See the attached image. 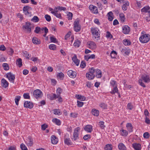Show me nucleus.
<instances>
[{
    "label": "nucleus",
    "instance_id": "obj_21",
    "mask_svg": "<svg viewBox=\"0 0 150 150\" xmlns=\"http://www.w3.org/2000/svg\"><path fill=\"white\" fill-rule=\"evenodd\" d=\"M107 16L108 17V20L110 21H112L113 20V13L111 11H110L108 12L107 14Z\"/></svg>",
    "mask_w": 150,
    "mask_h": 150
},
{
    "label": "nucleus",
    "instance_id": "obj_42",
    "mask_svg": "<svg viewBox=\"0 0 150 150\" xmlns=\"http://www.w3.org/2000/svg\"><path fill=\"white\" fill-rule=\"evenodd\" d=\"M129 5V3L128 1H127L125 4H123V6H122V8L125 9H127V7Z\"/></svg>",
    "mask_w": 150,
    "mask_h": 150
},
{
    "label": "nucleus",
    "instance_id": "obj_20",
    "mask_svg": "<svg viewBox=\"0 0 150 150\" xmlns=\"http://www.w3.org/2000/svg\"><path fill=\"white\" fill-rule=\"evenodd\" d=\"M133 148L135 150H140L141 149V145L139 144L134 143L132 144Z\"/></svg>",
    "mask_w": 150,
    "mask_h": 150
},
{
    "label": "nucleus",
    "instance_id": "obj_14",
    "mask_svg": "<svg viewBox=\"0 0 150 150\" xmlns=\"http://www.w3.org/2000/svg\"><path fill=\"white\" fill-rule=\"evenodd\" d=\"M50 11H51V13L54 14L55 16L59 18H61V14L60 13H58V11L57 10H50Z\"/></svg>",
    "mask_w": 150,
    "mask_h": 150
},
{
    "label": "nucleus",
    "instance_id": "obj_4",
    "mask_svg": "<svg viewBox=\"0 0 150 150\" xmlns=\"http://www.w3.org/2000/svg\"><path fill=\"white\" fill-rule=\"evenodd\" d=\"M74 28L76 32H77L80 31L81 28V26L79 24V20L76 19L74 22Z\"/></svg>",
    "mask_w": 150,
    "mask_h": 150
},
{
    "label": "nucleus",
    "instance_id": "obj_60",
    "mask_svg": "<svg viewBox=\"0 0 150 150\" xmlns=\"http://www.w3.org/2000/svg\"><path fill=\"white\" fill-rule=\"evenodd\" d=\"M91 138V136L89 134H86L84 136L83 139L85 140H86Z\"/></svg>",
    "mask_w": 150,
    "mask_h": 150
},
{
    "label": "nucleus",
    "instance_id": "obj_15",
    "mask_svg": "<svg viewBox=\"0 0 150 150\" xmlns=\"http://www.w3.org/2000/svg\"><path fill=\"white\" fill-rule=\"evenodd\" d=\"M145 83L149 82L150 81L149 77L148 75H142V79Z\"/></svg>",
    "mask_w": 150,
    "mask_h": 150
},
{
    "label": "nucleus",
    "instance_id": "obj_8",
    "mask_svg": "<svg viewBox=\"0 0 150 150\" xmlns=\"http://www.w3.org/2000/svg\"><path fill=\"white\" fill-rule=\"evenodd\" d=\"M24 106L26 108H32L33 107V103L30 101H25L24 104Z\"/></svg>",
    "mask_w": 150,
    "mask_h": 150
},
{
    "label": "nucleus",
    "instance_id": "obj_30",
    "mask_svg": "<svg viewBox=\"0 0 150 150\" xmlns=\"http://www.w3.org/2000/svg\"><path fill=\"white\" fill-rule=\"evenodd\" d=\"M118 90L117 86L114 87L113 88L112 90V91L110 92L111 94H114L115 93H118Z\"/></svg>",
    "mask_w": 150,
    "mask_h": 150
},
{
    "label": "nucleus",
    "instance_id": "obj_10",
    "mask_svg": "<svg viewBox=\"0 0 150 150\" xmlns=\"http://www.w3.org/2000/svg\"><path fill=\"white\" fill-rule=\"evenodd\" d=\"M130 28L127 25H125L122 27V32L124 34H128L129 33Z\"/></svg>",
    "mask_w": 150,
    "mask_h": 150
},
{
    "label": "nucleus",
    "instance_id": "obj_50",
    "mask_svg": "<svg viewBox=\"0 0 150 150\" xmlns=\"http://www.w3.org/2000/svg\"><path fill=\"white\" fill-rule=\"evenodd\" d=\"M127 108L128 109L130 110H131L133 109V106L132 105L131 103H129L127 104Z\"/></svg>",
    "mask_w": 150,
    "mask_h": 150
},
{
    "label": "nucleus",
    "instance_id": "obj_38",
    "mask_svg": "<svg viewBox=\"0 0 150 150\" xmlns=\"http://www.w3.org/2000/svg\"><path fill=\"white\" fill-rule=\"evenodd\" d=\"M21 97L19 96H17L16 97L15 99V101L16 105H18V102L21 99Z\"/></svg>",
    "mask_w": 150,
    "mask_h": 150
},
{
    "label": "nucleus",
    "instance_id": "obj_47",
    "mask_svg": "<svg viewBox=\"0 0 150 150\" xmlns=\"http://www.w3.org/2000/svg\"><path fill=\"white\" fill-rule=\"evenodd\" d=\"M54 110V114L55 115H60L62 114L59 109H55Z\"/></svg>",
    "mask_w": 150,
    "mask_h": 150
},
{
    "label": "nucleus",
    "instance_id": "obj_53",
    "mask_svg": "<svg viewBox=\"0 0 150 150\" xmlns=\"http://www.w3.org/2000/svg\"><path fill=\"white\" fill-rule=\"evenodd\" d=\"M142 80L141 79H140L139 80V83L141 86L143 87L144 88H145L146 87V86L142 82Z\"/></svg>",
    "mask_w": 150,
    "mask_h": 150
},
{
    "label": "nucleus",
    "instance_id": "obj_58",
    "mask_svg": "<svg viewBox=\"0 0 150 150\" xmlns=\"http://www.w3.org/2000/svg\"><path fill=\"white\" fill-rule=\"evenodd\" d=\"M78 115V113H70V116L71 117H72L74 118H76L77 117Z\"/></svg>",
    "mask_w": 150,
    "mask_h": 150
},
{
    "label": "nucleus",
    "instance_id": "obj_23",
    "mask_svg": "<svg viewBox=\"0 0 150 150\" xmlns=\"http://www.w3.org/2000/svg\"><path fill=\"white\" fill-rule=\"evenodd\" d=\"M32 41L33 43L34 44L38 45L40 43V40L35 37L33 38Z\"/></svg>",
    "mask_w": 150,
    "mask_h": 150
},
{
    "label": "nucleus",
    "instance_id": "obj_19",
    "mask_svg": "<svg viewBox=\"0 0 150 150\" xmlns=\"http://www.w3.org/2000/svg\"><path fill=\"white\" fill-rule=\"evenodd\" d=\"M95 75L88 72L86 74V77L89 80L93 79L95 77Z\"/></svg>",
    "mask_w": 150,
    "mask_h": 150
},
{
    "label": "nucleus",
    "instance_id": "obj_5",
    "mask_svg": "<svg viewBox=\"0 0 150 150\" xmlns=\"http://www.w3.org/2000/svg\"><path fill=\"white\" fill-rule=\"evenodd\" d=\"M119 49L124 55H128L130 52V50L129 48L123 46L120 47Z\"/></svg>",
    "mask_w": 150,
    "mask_h": 150
},
{
    "label": "nucleus",
    "instance_id": "obj_51",
    "mask_svg": "<svg viewBox=\"0 0 150 150\" xmlns=\"http://www.w3.org/2000/svg\"><path fill=\"white\" fill-rule=\"evenodd\" d=\"M76 76V73L74 71H72L71 75L70 77L71 78H75Z\"/></svg>",
    "mask_w": 150,
    "mask_h": 150
},
{
    "label": "nucleus",
    "instance_id": "obj_43",
    "mask_svg": "<svg viewBox=\"0 0 150 150\" xmlns=\"http://www.w3.org/2000/svg\"><path fill=\"white\" fill-rule=\"evenodd\" d=\"M50 38L51 42L56 43L57 42V39L53 36L50 37Z\"/></svg>",
    "mask_w": 150,
    "mask_h": 150
},
{
    "label": "nucleus",
    "instance_id": "obj_17",
    "mask_svg": "<svg viewBox=\"0 0 150 150\" xmlns=\"http://www.w3.org/2000/svg\"><path fill=\"white\" fill-rule=\"evenodd\" d=\"M72 60L77 66L79 65L80 61L77 58V56L75 54L72 58Z\"/></svg>",
    "mask_w": 150,
    "mask_h": 150
},
{
    "label": "nucleus",
    "instance_id": "obj_12",
    "mask_svg": "<svg viewBox=\"0 0 150 150\" xmlns=\"http://www.w3.org/2000/svg\"><path fill=\"white\" fill-rule=\"evenodd\" d=\"M6 76L8 79L9 80L11 81H14V80L15 79V75L12 74L11 72L7 73Z\"/></svg>",
    "mask_w": 150,
    "mask_h": 150
},
{
    "label": "nucleus",
    "instance_id": "obj_25",
    "mask_svg": "<svg viewBox=\"0 0 150 150\" xmlns=\"http://www.w3.org/2000/svg\"><path fill=\"white\" fill-rule=\"evenodd\" d=\"M118 148L120 150H126V148L122 143H120L119 144Z\"/></svg>",
    "mask_w": 150,
    "mask_h": 150
},
{
    "label": "nucleus",
    "instance_id": "obj_44",
    "mask_svg": "<svg viewBox=\"0 0 150 150\" xmlns=\"http://www.w3.org/2000/svg\"><path fill=\"white\" fill-rule=\"evenodd\" d=\"M20 148L22 150H28L26 146L23 143L21 144Z\"/></svg>",
    "mask_w": 150,
    "mask_h": 150
},
{
    "label": "nucleus",
    "instance_id": "obj_34",
    "mask_svg": "<svg viewBox=\"0 0 150 150\" xmlns=\"http://www.w3.org/2000/svg\"><path fill=\"white\" fill-rule=\"evenodd\" d=\"M112 145L111 144H107L105 148V150H112Z\"/></svg>",
    "mask_w": 150,
    "mask_h": 150
},
{
    "label": "nucleus",
    "instance_id": "obj_24",
    "mask_svg": "<svg viewBox=\"0 0 150 150\" xmlns=\"http://www.w3.org/2000/svg\"><path fill=\"white\" fill-rule=\"evenodd\" d=\"M91 113L94 116H98L99 115V111L98 110L93 108L92 110Z\"/></svg>",
    "mask_w": 150,
    "mask_h": 150
},
{
    "label": "nucleus",
    "instance_id": "obj_18",
    "mask_svg": "<svg viewBox=\"0 0 150 150\" xmlns=\"http://www.w3.org/2000/svg\"><path fill=\"white\" fill-rule=\"evenodd\" d=\"M51 140L52 143L54 144H56L58 142V139L55 136L52 135L51 137Z\"/></svg>",
    "mask_w": 150,
    "mask_h": 150
},
{
    "label": "nucleus",
    "instance_id": "obj_29",
    "mask_svg": "<svg viewBox=\"0 0 150 150\" xmlns=\"http://www.w3.org/2000/svg\"><path fill=\"white\" fill-rule=\"evenodd\" d=\"M52 121L58 125H59L61 124V122L60 120L56 118H53Z\"/></svg>",
    "mask_w": 150,
    "mask_h": 150
},
{
    "label": "nucleus",
    "instance_id": "obj_7",
    "mask_svg": "<svg viewBox=\"0 0 150 150\" xmlns=\"http://www.w3.org/2000/svg\"><path fill=\"white\" fill-rule=\"evenodd\" d=\"M33 95L36 98H41L42 96V92L39 89H36L33 92Z\"/></svg>",
    "mask_w": 150,
    "mask_h": 150
},
{
    "label": "nucleus",
    "instance_id": "obj_31",
    "mask_svg": "<svg viewBox=\"0 0 150 150\" xmlns=\"http://www.w3.org/2000/svg\"><path fill=\"white\" fill-rule=\"evenodd\" d=\"M120 132H121V135L123 136H126L128 134V132L126 130L122 129L120 130Z\"/></svg>",
    "mask_w": 150,
    "mask_h": 150
},
{
    "label": "nucleus",
    "instance_id": "obj_26",
    "mask_svg": "<svg viewBox=\"0 0 150 150\" xmlns=\"http://www.w3.org/2000/svg\"><path fill=\"white\" fill-rule=\"evenodd\" d=\"M16 64L19 67H21L22 65V62L21 58L18 59L16 62Z\"/></svg>",
    "mask_w": 150,
    "mask_h": 150
},
{
    "label": "nucleus",
    "instance_id": "obj_37",
    "mask_svg": "<svg viewBox=\"0 0 150 150\" xmlns=\"http://www.w3.org/2000/svg\"><path fill=\"white\" fill-rule=\"evenodd\" d=\"M2 66L5 70H8L9 69L8 65L6 63H3L2 64Z\"/></svg>",
    "mask_w": 150,
    "mask_h": 150
},
{
    "label": "nucleus",
    "instance_id": "obj_32",
    "mask_svg": "<svg viewBox=\"0 0 150 150\" xmlns=\"http://www.w3.org/2000/svg\"><path fill=\"white\" fill-rule=\"evenodd\" d=\"M28 146H31L33 143V139L30 137H29L27 140Z\"/></svg>",
    "mask_w": 150,
    "mask_h": 150
},
{
    "label": "nucleus",
    "instance_id": "obj_27",
    "mask_svg": "<svg viewBox=\"0 0 150 150\" xmlns=\"http://www.w3.org/2000/svg\"><path fill=\"white\" fill-rule=\"evenodd\" d=\"M64 142L65 144L68 145H72V142H71L70 139L69 138H65L64 139Z\"/></svg>",
    "mask_w": 150,
    "mask_h": 150
},
{
    "label": "nucleus",
    "instance_id": "obj_64",
    "mask_svg": "<svg viewBox=\"0 0 150 150\" xmlns=\"http://www.w3.org/2000/svg\"><path fill=\"white\" fill-rule=\"evenodd\" d=\"M145 122L148 124H150V120L147 117H146L145 118Z\"/></svg>",
    "mask_w": 150,
    "mask_h": 150
},
{
    "label": "nucleus",
    "instance_id": "obj_48",
    "mask_svg": "<svg viewBox=\"0 0 150 150\" xmlns=\"http://www.w3.org/2000/svg\"><path fill=\"white\" fill-rule=\"evenodd\" d=\"M45 18L46 21L48 22L50 21L51 20L50 16L47 14H46L45 15Z\"/></svg>",
    "mask_w": 150,
    "mask_h": 150
},
{
    "label": "nucleus",
    "instance_id": "obj_22",
    "mask_svg": "<svg viewBox=\"0 0 150 150\" xmlns=\"http://www.w3.org/2000/svg\"><path fill=\"white\" fill-rule=\"evenodd\" d=\"M126 127L129 132H132L133 131V127L131 123H127L126 124Z\"/></svg>",
    "mask_w": 150,
    "mask_h": 150
},
{
    "label": "nucleus",
    "instance_id": "obj_55",
    "mask_svg": "<svg viewBox=\"0 0 150 150\" xmlns=\"http://www.w3.org/2000/svg\"><path fill=\"white\" fill-rule=\"evenodd\" d=\"M23 54L24 56L25 57H26V58H27L28 59L29 58L28 57L29 54H28V52H27L26 51H24L23 52Z\"/></svg>",
    "mask_w": 150,
    "mask_h": 150
},
{
    "label": "nucleus",
    "instance_id": "obj_9",
    "mask_svg": "<svg viewBox=\"0 0 150 150\" xmlns=\"http://www.w3.org/2000/svg\"><path fill=\"white\" fill-rule=\"evenodd\" d=\"M87 44L88 45V47L90 49H94L96 48V44L93 41H89L88 42Z\"/></svg>",
    "mask_w": 150,
    "mask_h": 150
},
{
    "label": "nucleus",
    "instance_id": "obj_52",
    "mask_svg": "<svg viewBox=\"0 0 150 150\" xmlns=\"http://www.w3.org/2000/svg\"><path fill=\"white\" fill-rule=\"evenodd\" d=\"M111 85L113 87L117 86V84H116V82L114 80H112L110 82Z\"/></svg>",
    "mask_w": 150,
    "mask_h": 150
},
{
    "label": "nucleus",
    "instance_id": "obj_1",
    "mask_svg": "<svg viewBox=\"0 0 150 150\" xmlns=\"http://www.w3.org/2000/svg\"><path fill=\"white\" fill-rule=\"evenodd\" d=\"M62 92V90L60 88H58L56 90V94L52 93L51 94L48 95L50 99L51 100H56L58 98V101L60 103L63 101L62 98L61 96V93Z\"/></svg>",
    "mask_w": 150,
    "mask_h": 150
},
{
    "label": "nucleus",
    "instance_id": "obj_41",
    "mask_svg": "<svg viewBox=\"0 0 150 150\" xmlns=\"http://www.w3.org/2000/svg\"><path fill=\"white\" fill-rule=\"evenodd\" d=\"M49 48L50 50H55L56 49V45L54 44H50L49 45Z\"/></svg>",
    "mask_w": 150,
    "mask_h": 150
},
{
    "label": "nucleus",
    "instance_id": "obj_59",
    "mask_svg": "<svg viewBox=\"0 0 150 150\" xmlns=\"http://www.w3.org/2000/svg\"><path fill=\"white\" fill-rule=\"evenodd\" d=\"M100 123V127L102 129H103L105 127V126L104 125V122L103 121H100L99 122Z\"/></svg>",
    "mask_w": 150,
    "mask_h": 150
},
{
    "label": "nucleus",
    "instance_id": "obj_6",
    "mask_svg": "<svg viewBox=\"0 0 150 150\" xmlns=\"http://www.w3.org/2000/svg\"><path fill=\"white\" fill-rule=\"evenodd\" d=\"M91 31L92 34L93 35L97 36L98 38L100 37V31L98 28H91Z\"/></svg>",
    "mask_w": 150,
    "mask_h": 150
},
{
    "label": "nucleus",
    "instance_id": "obj_35",
    "mask_svg": "<svg viewBox=\"0 0 150 150\" xmlns=\"http://www.w3.org/2000/svg\"><path fill=\"white\" fill-rule=\"evenodd\" d=\"M117 54V53L114 50L112 51L110 53V55L112 58H115Z\"/></svg>",
    "mask_w": 150,
    "mask_h": 150
},
{
    "label": "nucleus",
    "instance_id": "obj_16",
    "mask_svg": "<svg viewBox=\"0 0 150 150\" xmlns=\"http://www.w3.org/2000/svg\"><path fill=\"white\" fill-rule=\"evenodd\" d=\"M84 130L88 132H91L93 130L92 126L90 125H87L85 126Z\"/></svg>",
    "mask_w": 150,
    "mask_h": 150
},
{
    "label": "nucleus",
    "instance_id": "obj_49",
    "mask_svg": "<svg viewBox=\"0 0 150 150\" xmlns=\"http://www.w3.org/2000/svg\"><path fill=\"white\" fill-rule=\"evenodd\" d=\"M23 96L25 99H30L29 94L28 93H25L23 95Z\"/></svg>",
    "mask_w": 150,
    "mask_h": 150
},
{
    "label": "nucleus",
    "instance_id": "obj_2",
    "mask_svg": "<svg viewBox=\"0 0 150 150\" xmlns=\"http://www.w3.org/2000/svg\"><path fill=\"white\" fill-rule=\"evenodd\" d=\"M144 32L142 31V34ZM150 36L148 34H143L139 38V39L140 41L142 43H146L149 41L150 40Z\"/></svg>",
    "mask_w": 150,
    "mask_h": 150
},
{
    "label": "nucleus",
    "instance_id": "obj_56",
    "mask_svg": "<svg viewBox=\"0 0 150 150\" xmlns=\"http://www.w3.org/2000/svg\"><path fill=\"white\" fill-rule=\"evenodd\" d=\"M149 134L148 132H145L143 134V137L144 138H148L149 137Z\"/></svg>",
    "mask_w": 150,
    "mask_h": 150
},
{
    "label": "nucleus",
    "instance_id": "obj_45",
    "mask_svg": "<svg viewBox=\"0 0 150 150\" xmlns=\"http://www.w3.org/2000/svg\"><path fill=\"white\" fill-rule=\"evenodd\" d=\"M99 106L100 107L103 109H105L107 108V105L104 103H101L100 105Z\"/></svg>",
    "mask_w": 150,
    "mask_h": 150
},
{
    "label": "nucleus",
    "instance_id": "obj_63",
    "mask_svg": "<svg viewBox=\"0 0 150 150\" xmlns=\"http://www.w3.org/2000/svg\"><path fill=\"white\" fill-rule=\"evenodd\" d=\"M47 127V125L45 124L42 125L41 126L42 129L43 130H44Z\"/></svg>",
    "mask_w": 150,
    "mask_h": 150
},
{
    "label": "nucleus",
    "instance_id": "obj_40",
    "mask_svg": "<svg viewBox=\"0 0 150 150\" xmlns=\"http://www.w3.org/2000/svg\"><path fill=\"white\" fill-rule=\"evenodd\" d=\"M23 13L29 16H31V13L28 11V10H23Z\"/></svg>",
    "mask_w": 150,
    "mask_h": 150
},
{
    "label": "nucleus",
    "instance_id": "obj_54",
    "mask_svg": "<svg viewBox=\"0 0 150 150\" xmlns=\"http://www.w3.org/2000/svg\"><path fill=\"white\" fill-rule=\"evenodd\" d=\"M77 106L79 107H82L84 104V103L83 102L80 101L78 100H77Z\"/></svg>",
    "mask_w": 150,
    "mask_h": 150
},
{
    "label": "nucleus",
    "instance_id": "obj_11",
    "mask_svg": "<svg viewBox=\"0 0 150 150\" xmlns=\"http://www.w3.org/2000/svg\"><path fill=\"white\" fill-rule=\"evenodd\" d=\"M31 23L30 22L26 23V25L23 26L25 29L27 30V33H30L31 32V28L30 27Z\"/></svg>",
    "mask_w": 150,
    "mask_h": 150
},
{
    "label": "nucleus",
    "instance_id": "obj_61",
    "mask_svg": "<svg viewBox=\"0 0 150 150\" xmlns=\"http://www.w3.org/2000/svg\"><path fill=\"white\" fill-rule=\"evenodd\" d=\"M106 37L108 38H112V36L111 34L108 31L107 32Z\"/></svg>",
    "mask_w": 150,
    "mask_h": 150
},
{
    "label": "nucleus",
    "instance_id": "obj_36",
    "mask_svg": "<svg viewBox=\"0 0 150 150\" xmlns=\"http://www.w3.org/2000/svg\"><path fill=\"white\" fill-rule=\"evenodd\" d=\"M123 43L125 45H129L131 44V42L128 40H123Z\"/></svg>",
    "mask_w": 150,
    "mask_h": 150
},
{
    "label": "nucleus",
    "instance_id": "obj_57",
    "mask_svg": "<svg viewBox=\"0 0 150 150\" xmlns=\"http://www.w3.org/2000/svg\"><path fill=\"white\" fill-rule=\"evenodd\" d=\"M80 66L82 68H84L86 66L85 62L84 61H81V63Z\"/></svg>",
    "mask_w": 150,
    "mask_h": 150
},
{
    "label": "nucleus",
    "instance_id": "obj_46",
    "mask_svg": "<svg viewBox=\"0 0 150 150\" xmlns=\"http://www.w3.org/2000/svg\"><path fill=\"white\" fill-rule=\"evenodd\" d=\"M41 30V28L40 27L37 26L35 28L34 32L37 34H38L39 33V32Z\"/></svg>",
    "mask_w": 150,
    "mask_h": 150
},
{
    "label": "nucleus",
    "instance_id": "obj_39",
    "mask_svg": "<svg viewBox=\"0 0 150 150\" xmlns=\"http://www.w3.org/2000/svg\"><path fill=\"white\" fill-rule=\"evenodd\" d=\"M39 19L37 16H34L31 19V21L33 22L37 23L39 21Z\"/></svg>",
    "mask_w": 150,
    "mask_h": 150
},
{
    "label": "nucleus",
    "instance_id": "obj_13",
    "mask_svg": "<svg viewBox=\"0 0 150 150\" xmlns=\"http://www.w3.org/2000/svg\"><path fill=\"white\" fill-rule=\"evenodd\" d=\"M1 85L4 88H7L8 85V82L4 78L2 79L1 81Z\"/></svg>",
    "mask_w": 150,
    "mask_h": 150
},
{
    "label": "nucleus",
    "instance_id": "obj_62",
    "mask_svg": "<svg viewBox=\"0 0 150 150\" xmlns=\"http://www.w3.org/2000/svg\"><path fill=\"white\" fill-rule=\"evenodd\" d=\"M72 14L71 12H69L67 14L68 18L69 20H71L72 18Z\"/></svg>",
    "mask_w": 150,
    "mask_h": 150
},
{
    "label": "nucleus",
    "instance_id": "obj_3",
    "mask_svg": "<svg viewBox=\"0 0 150 150\" xmlns=\"http://www.w3.org/2000/svg\"><path fill=\"white\" fill-rule=\"evenodd\" d=\"M80 130V128L79 127L76 128L74 129L73 137L71 138L73 141H76L79 139V132Z\"/></svg>",
    "mask_w": 150,
    "mask_h": 150
},
{
    "label": "nucleus",
    "instance_id": "obj_28",
    "mask_svg": "<svg viewBox=\"0 0 150 150\" xmlns=\"http://www.w3.org/2000/svg\"><path fill=\"white\" fill-rule=\"evenodd\" d=\"M96 77L97 78H100L101 77V71L100 69L96 70Z\"/></svg>",
    "mask_w": 150,
    "mask_h": 150
},
{
    "label": "nucleus",
    "instance_id": "obj_33",
    "mask_svg": "<svg viewBox=\"0 0 150 150\" xmlns=\"http://www.w3.org/2000/svg\"><path fill=\"white\" fill-rule=\"evenodd\" d=\"M81 42L79 40H75L74 44V46L76 47H78L80 45Z\"/></svg>",
    "mask_w": 150,
    "mask_h": 150
}]
</instances>
